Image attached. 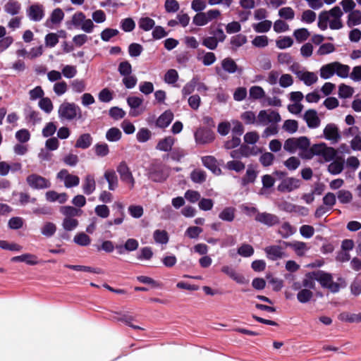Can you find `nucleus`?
<instances>
[{
	"mask_svg": "<svg viewBox=\"0 0 361 361\" xmlns=\"http://www.w3.org/2000/svg\"><path fill=\"white\" fill-rule=\"evenodd\" d=\"M173 118V114L171 111H165L161 114L157 120L156 125L159 128H166L169 126Z\"/></svg>",
	"mask_w": 361,
	"mask_h": 361,
	"instance_id": "28",
	"label": "nucleus"
},
{
	"mask_svg": "<svg viewBox=\"0 0 361 361\" xmlns=\"http://www.w3.org/2000/svg\"><path fill=\"white\" fill-rule=\"evenodd\" d=\"M281 120L278 111L271 109L261 110L257 115V126L276 125Z\"/></svg>",
	"mask_w": 361,
	"mask_h": 361,
	"instance_id": "6",
	"label": "nucleus"
},
{
	"mask_svg": "<svg viewBox=\"0 0 361 361\" xmlns=\"http://www.w3.org/2000/svg\"><path fill=\"white\" fill-rule=\"evenodd\" d=\"M178 79V73L175 69H169L164 75V81L169 85H173Z\"/></svg>",
	"mask_w": 361,
	"mask_h": 361,
	"instance_id": "56",
	"label": "nucleus"
},
{
	"mask_svg": "<svg viewBox=\"0 0 361 361\" xmlns=\"http://www.w3.org/2000/svg\"><path fill=\"white\" fill-rule=\"evenodd\" d=\"M104 177L108 183L109 190L114 191L118 186V179L114 169H107L104 171Z\"/></svg>",
	"mask_w": 361,
	"mask_h": 361,
	"instance_id": "22",
	"label": "nucleus"
},
{
	"mask_svg": "<svg viewBox=\"0 0 361 361\" xmlns=\"http://www.w3.org/2000/svg\"><path fill=\"white\" fill-rule=\"evenodd\" d=\"M148 176L154 182H162L169 176L168 168L161 163L153 164L149 169Z\"/></svg>",
	"mask_w": 361,
	"mask_h": 361,
	"instance_id": "7",
	"label": "nucleus"
},
{
	"mask_svg": "<svg viewBox=\"0 0 361 361\" xmlns=\"http://www.w3.org/2000/svg\"><path fill=\"white\" fill-rule=\"evenodd\" d=\"M283 129L289 133H294L298 129V123L295 120L288 119L285 121L283 125Z\"/></svg>",
	"mask_w": 361,
	"mask_h": 361,
	"instance_id": "59",
	"label": "nucleus"
},
{
	"mask_svg": "<svg viewBox=\"0 0 361 361\" xmlns=\"http://www.w3.org/2000/svg\"><path fill=\"white\" fill-rule=\"evenodd\" d=\"M304 119L310 128H317L320 125L321 121L315 110H307L304 114Z\"/></svg>",
	"mask_w": 361,
	"mask_h": 361,
	"instance_id": "19",
	"label": "nucleus"
},
{
	"mask_svg": "<svg viewBox=\"0 0 361 361\" xmlns=\"http://www.w3.org/2000/svg\"><path fill=\"white\" fill-rule=\"evenodd\" d=\"M255 220L267 226H273L279 222L277 216L267 212H258L255 216Z\"/></svg>",
	"mask_w": 361,
	"mask_h": 361,
	"instance_id": "18",
	"label": "nucleus"
},
{
	"mask_svg": "<svg viewBox=\"0 0 361 361\" xmlns=\"http://www.w3.org/2000/svg\"><path fill=\"white\" fill-rule=\"evenodd\" d=\"M221 271L239 284L247 283L245 278L242 274H238L231 265H224L221 268Z\"/></svg>",
	"mask_w": 361,
	"mask_h": 361,
	"instance_id": "17",
	"label": "nucleus"
},
{
	"mask_svg": "<svg viewBox=\"0 0 361 361\" xmlns=\"http://www.w3.org/2000/svg\"><path fill=\"white\" fill-rule=\"evenodd\" d=\"M313 296V293L308 288L300 290L297 294V299L301 303L309 302Z\"/></svg>",
	"mask_w": 361,
	"mask_h": 361,
	"instance_id": "52",
	"label": "nucleus"
},
{
	"mask_svg": "<svg viewBox=\"0 0 361 361\" xmlns=\"http://www.w3.org/2000/svg\"><path fill=\"white\" fill-rule=\"evenodd\" d=\"M153 238L157 243L166 245L169 242V235L166 231L157 229L153 233Z\"/></svg>",
	"mask_w": 361,
	"mask_h": 361,
	"instance_id": "40",
	"label": "nucleus"
},
{
	"mask_svg": "<svg viewBox=\"0 0 361 361\" xmlns=\"http://www.w3.org/2000/svg\"><path fill=\"white\" fill-rule=\"evenodd\" d=\"M310 140L306 137H300L298 138H289L284 142L283 148L290 153H295L298 150H301L300 153L302 157L306 154L310 147Z\"/></svg>",
	"mask_w": 361,
	"mask_h": 361,
	"instance_id": "4",
	"label": "nucleus"
},
{
	"mask_svg": "<svg viewBox=\"0 0 361 361\" xmlns=\"http://www.w3.org/2000/svg\"><path fill=\"white\" fill-rule=\"evenodd\" d=\"M121 131L117 128H111L106 133V139L109 142H117L121 138Z\"/></svg>",
	"mask_w": 361,
	"mask_h": 361,
	"instance_id": "47",
	"label": "nucleus"
},
{
	"mask_svg": "<svg viewBox=\"0 0 361 361\" xmlns=\"http://www.w3.org/2000/svg\"><path fill=\"white\" fill-rule=\"evenodd\" d=\"M154 25V20L149 17H142L138 20L139 27L146 32L152 30Z\"/></svg>",
	"mask_w": 361,
	"mask_h": 361,
	"instance_id": "43",
	"label": "nucleus"
},
{
	"mask_svg": "<svg viewBox=\"0 0 361 361\" xmlns=\"http://www.w3.org/2000/svg\"><path fill=\"white\" fill-rule=\"evenodd\" d=\"M298 78L307 86H311L318 80L317 75L315 73L305 70L302 73H298Z\"/></svg>",
	"mask_w": 361,
	"mask_h": 361,
	"instance_id": "25",
	"label": "nucleus"
},
{
	"mask_svg": "<svg viewBox=\"0 0 361 361\" xmlns=\"http://www.w3.org/2000/svg\"><path fill=\"white\" fill-rule=\"evenodd\" d=\"M144 99L137 96H131L127 98V104L130 108V115L136 117L142 114L145 111V107L142 106Z\"/></svg>",
	"mask_w": 361,
	"mask_h": 361,
	"instance_id": "10",
	"label": "nucleus"
},
{
	"mask_svg": "<svg viewBox=\"0 0 361 361\" xmlns=\"http://www.w3.org/2000/svg\"><path fill=\"white\" fill-rule=\"evenodd\" d=\"M283 244L292 248L298 256H303L309 250L307 244L302 241L283 242Z\"/></svg>",
	"mask_w": 361,
	"mask_h": 361,
	"instance_id": "20",
	"label": "nucleus"
},
{
	"mask_svg": "<svg viewBox=\"0 0 361 361\" xmlns=\"http://www.w3.org/2000/svg\"><path fill=\"white\" fill-rule=\"evenodd\" d=\"M240 118L247 125L257 126V116L252 111H246L241 114Z\"/></svg>",
	"mask_w": 361,
	"mask_h": 361,
	"instance_id": "39",
	"label": "nucleus"
},
{
	"mask_svg": "<svg viewBox=\"0 0 361 361\" xmlns=\"http://www.w3.org/2000/svg\"><path fill=\"white\" fill-rule=\"evenodd\" d=\"M95 154L100 157H106L109 153V146L106 143H97L94 147Z\"/></svg>",
	"mask_w": 361,
	"mask_h": 361,
	"instance_id": "57",
	"label": "nucleus"
},
{
	"mask_svg": "<svg viewBox=\"0 0 361 361\" xmlns=\"http://www.w3.org/2000/svg\"><path fill=\"white\" fill-rule=\"evenodd\" d=\"M222 68L228 73H234L236 71H241L238 70V65L231 58H226L221 61Z\"/></svg>",
	"mask_w": 361,
	"mask_h": 361,
	"instance_id": "37",
	"label": "nucleus"
},
{
	"mask_svg": "<svg viewBox=\"0 0 361 361\" xmlns=\"http://www.w3.org/2000/svg\"><path fill=\"white\" fill-rule=\"evenodd\" d=\"M96 189V182L92 174H87L82 182V190L85 195L92 194Z\"/></svg>",
	"mask_w": 361,
	"mask_h": 361,
	"instance_id": "23",
	"label": "nucleus"
},
{
	"mask_svg": "<svg viewBox=\"0 0 361 361\" xmlns=\"http://www.w3.org/2000/svg\"><path fill=\"white\" fill-rule=\"evenodd\" d=\"M338 318L341 321L345 322L359 323L361 322V312L355 314L344 312L339 314Z\"/></svg>",
	"mask_w": 361,
	"mask_h": 361,
	"instance_id": "33",
	"label": "nucleus"
},
{
	"mask_svg": "<svg viewBox=\"0 0 361 361\" xmlns=\"http://www.w3.org/2000/svg\"><path fill=\"white\" fill-rule=\"evenodd\" d=\"M68 196L66 193H57L55 191L51 190L46 192V200L49 202H58L59 203H64L66 202Z\"/></svg>",
	"mask_w": 361,
	"mask_h": 361,
	"instance_id": "32",
	"label": "nucleus"
},
{
	"mask_svg": "<svg viewBox=\"0 0 361 361\" xmlns=\"http://www.w3.org/2000/svg\"><path fill=\"white\" fill-rule=\"evenodd\" d=\"M139 243L136 239L128 238L124 245H118L116 246L117 252L120 255L124 254L125 251L133 252L138 248Z\"/></svg>",
	"mask_w": 361,
	"mask_h": 361,
	"instance_id": "21",
	"label": "nucleus"
},
{
	"mask_svg": "<svg viewBox=\"0 0 361 361\" xmlns=\"http://www.w3.org/2000/svg\"><path fill=\"white\" fill-rule=\"evenodd\" d=\"M122 82L127 89H132L135 87L137 79L132 74L123 76Z\"/></svg>",
	"mask_w": 361,
	"mask_h": 361,
	"instance_id": "64",
	"label": "nucleus"
},
{
	"mask_svg": "<svg viewBox=\"0 0 361 361\" xmlns=\"http://www.w3.org/2000/svg\"><path fill=\"white\" fill-rule=\"evenodd\" d=\"M344 168V161L343 159H336L328 166V171L332 175L341 173Z\"/></svg>",
	"mask_w": 361,
	"mask_h": 361,
	"instance_id": "31",
	"label": "nucleus"
},
{
	"mask_svg": "<svg viewBox=\"0 0 361 361\" xmlns=\"http://www.w3.org/2000/svg\"><path fill=\"white\" fill-rule=\"evenodd\" d=\"M27 17L30 20L39 22L44 17V6L38 3L30 5L26 10Z\"/></svg>",
	"mask_w": 361,
	"mask_h": 361,
	"instance_id": "11",
	"label": "nucleus"
},
{
	"mask_svg": "<svg viewBox=\"0 0 361 361\" xmlns=\"http://www.w3.org/2000/svg\"><path fill=\"white\" fill-rule=\"evenodd\" d=\"M203 165L211 170L214 173L219 174L221 169L216 165V160L212 156H205L202 157Z\"/></svg>",
	"mask_w": 361,
	"mask_h": 361,
	"instance_id": "29",
	"label": "nucleus"
},
{
	"mask_svg": "<svg viewBox=\"0 0 361 361\" xmlns=\"http://www.w3.org/2000/svg\"><path fill=\"white\" fill-rule=\"evenodd\" d=\"M272 26V22L269 20H263L257 23H253L252 27L257 33H264L270 30Z\"/></svg>",
	"mask_w": 361,
	"mask_h": 361,
	"instance_id": "36",
	"label": "nucleus"
},
{
	"mask_svg": "<svg viewBox=\"0 0 361 361\" xmlns=\"http://www.w3.org/2000/svg\"><path fill=\"white\" fill-rule=\"evenodd\" d=\"M38 106L46 114H50L54 109V105L50 98L43 97L39 99Z\"/></svg>",
	"mask_w": 361,
	"mask_h": 361,
	"instance_id": "45",
	"label": "nucleus"
},
{
	"mask_svg": "<svg viewBox=\"0 0 361 361\" xmlns=\"http://www.w3.org/2000/svg\"><path fill=\"white\" fill-rule=\"evenodd\" d=\"M264 252L268 259L275 261L287 255L281 246L279 245H271L265 247Z\"/></svg>",
	"mask_w": 361,
	"mask_h": 361,
	"instance_id": "16",
	"label": "nucleus"
},
{
	"mask_svg": "<svg viewBox=\"0 0 361 361\" xmlns=\"http://www.w3.org/2000/svg\"><path fill=\"white\" fill-rule=\"evenodd\" d=\"M78 226V221L74 218L65 217L62 222L63 229L67 231L75 229Z\"/></svg>",
	"mask_w": 361,
	"mask_h": 361,
	"instance_id": "58",
	"label": "nucleus"
},
{
	"mask_svg": "<svg viewBox=\"0 0 361 361\" xmlns=\"http://www.w3.org/2000/svg\"><path fill=\"white\" fill-rule=\"evenodd\" d=\"M354 93V90L352 87L341 84L338 87V96L341 98L346 99L350 97Z\"/></svg>",
	"mask_w": 361,
	"mask_h": 361,
	"instance_id": "55",
	"label": "nucleus"
},
{
	"mask_svg": "<svg viewBox=\"0 0 361 361\" xmlns=\"http://www.w3.org/2000/svg\"><path fill=\"white\" fill-rule=\"evenodd\" d=\"M58 116L61 121H73L81 117V109L74 103L63 102L59 106Z\"/></svg>",
	"mask_w": 361,
	"mask_h": 361,
	"instance_id": "5",
	"label": "nucleus"
},
{
	"mask_svg": "<svg viewBox=\"0 0 361 361\" xmlns=\"http://www.w3.org/2000/svg\"><path fill=\"white\" fill-rule=\"evenodd\" d=\"M61 213L65 217L73 218L75 216H80L82 214L80 209L75 208L71 206H63L60 208Z\"/></svg>",
	"mask_w": 361,
	"mask_h": 361,
	"instance_id": "34",
	"label": "nucleus"
},
{
	"mask_svg": "<svg viewBox=\"0 0 361 361\" xmlns=\"http://www.w3.org/2000/svg\"><path fill=\"white\" fill-rule=\"evenodd\" d=\"M235 209L233 207H226L219 214V217L226 221H232L235 218Z\"/></svg>",
	"mask_w": 361,
	"mask_h": 361,
	"instance_id": "49",
	"label": "nucleus"
},
{
	"mask_svg": "<svg viewBox=\"0 0 361 361\" xmlns=\"http://www.w3.org/2000/svg\"><path fill=\"white\" fill-rule=\"evenodd\" d=\"M295 232V228L288 222L283 223L279 230V234L285 238L292 235Z\"/></svg>",
	"mask_w": 361,
	"mask_h": 361,
	"instance_id": "48",
	"label": "nucleus"
},
{
	"mask_svg": "<svg viewBox=\"0 0 361 361\" xmlns=\"http://www.w3.org/2000/svg\"><path fill=\"white\" fill-rule=\"evenodd\" d=\"M343 13L339 6H334L328 11H323L319 15L318 27L322 30L327 29L340 30L343 27L341 18Z\"/></svg>",
	"mask_w": 361,
	"mask_h": 361,
	"instance_id": "1",
	"label": "nucleus"
},
{
	"mask_svg": "<svg viewBox=\"0 0 361 361\" xmlns=\"http://www.w3.org/2000/svg\"><path fill=\"white\" fill-rule=\"evenodd\" d=\"M92 143V137L89 133L82 134L76 141L75 147L81 149L88 148Z\"/></svg>",
	"mask_w": 361,
	"mask_h": 361,
	"instance_id": "35",
	"label": "nucleus"
},
{
	"mask_svg": "<svg viewBox=\"0 0 361 361\" xmlns=\"http://www.w3.org/2000/svg\"><path fill=\"white\" fill-rule=\"evenodd\" d=\"M56 230V225L51 221H45L40 227L41 234L48 238L54 236Z\"/></svg>",
	"mask_w": 361,
	"mask_h": 361,
	"instance_id": "27",
	"label": "nucleus"
},
{
	"mask_svg": "<svg viewBox=\"0 0 361 361\" xmlns=\"http://www.w3.org/2000/svg\"><path fill=\"white\" fill-rule=\"evenodd\" d=\"M73 241L80 246H87L90 244L91 239L87 234L82 232L74 236Z\"/></svg>",
	"mask_w": 361,
	"mask_h": 361,
	"instance_id": "54",
	"label": "nucleus"
},
{
	"mask_svg": "<svg viewBox=\"0 0 361 361\" xmlns=\"http://www.w3.org/2000/svg\"><path fill=\"white\" fill-rule=\"evenodd\" d=\"M250 97L252 99H260L265 96V92L260 86H252L249 90Z\"/></svg>",
	"mask_w": 361,
	"mask_h": 361,
	"instance_id": "53",
	"label": "nucleus"
},
{
	"mask_svg": "<svg viewBox=\"0 0 361 361\" xmlns=\"http://www.w3.org/2000/svg\"><path fill=\"white\" fill-rule=\"evenodd\" d=\"M338 201L342 204L350 203L353 200V195L349 190H341L337 192Z\"/></svg>",
	"mask_w": 361,
	"mask_h": 361,
	"instance_id": "60",
	"label": "nucleus"
},
{
	"mask_svg": "<svg viewBox=\"0 0 361 361\" xmlns=\"http://www.w3.org/2000/svg\"><path fill=\"white\" fill-rule=\"evenodd\" d=\"M324 137L331 143H337L341 140V135L338 127L334 123L326 126L323 130Z\"/></svg>",
	"mask_w": 361,
	"mask_h": 361,
	"instance_id": "14",
	"label": "nucleus"
},
{
	"mask_svg": "<svg viewBox=\"0 0 361 361\" xmlns=\"http://www.w3.org/2000/svg\"><path fill=\"white\" fill-rule=\"evenodd\" d=\"M306 152L307 154L303 155L304 158L312 159L314 156H317L322 162H330L335 159L337 154V150L327 146L324 142L313 145Z\"/></svg>",
	"mask_w": 361,
	"mask_h": 361,
	"instance_id": "2",
	"label": "nucleus"
},
{
	"mask_svg": "<svg viewBox=\"0 0 361 361\" xmlns=\"http://www.w3.org/2000/svg\"><path fill=\"white\" fill-rule=\"evenodd\" d=\"M279 16L285 20H291L295 17V12L291 7H283L279 10Z\"/></svg>",
	"mask_w": 361,
	"mask_h": 361,
	"instance_id": "61",
	"label": "nucleus"
},
{
	"mask_svg": "<svg viewBox=\"0 0 361 361\" xmlns=\"http://www.w3.org/2000/svg\"><path fill=\"white\" fill-rule=\"evenodd\" d=\"M269 44V39L266 35H258L256 36L252 40V44L258 48H264Z\"/></svg>",
	"mask_w": 361,
	"mask_h": 361,
	"instance_id": "63",
	"label": "nucleus"
},
{
	"mask_svg": "<svg viewBox=\"0 0 361 361\" xmlns=\"http://www.w3.org/2000/svg\"><path fill=\"white\" fill-rule=\"evenodd\" d=\"M350 71L349 66L334 61L322 66L319 73L320 77L326 80L331 78L335 74L340 78H346L349 76Z\"/></svg>",
	"mask_w": 361,
	"mask_h": 361,
	"instance_id": "3",
	"label": "nucleus"
},
{
	"mask_svg": "<svg viewBox=\"0 0 361 361\" xmlns=\"http://www.w3.org/2000/svg\"><path fill=\"white\" fill-rule=\"evenodd\" d=\"M317 281L316 271H312L305 274L302 281V286L305 288L313 289L315 286V281Z\"/></svg>",
	"mask_w": 361,
	"mask_h": 361,
	"instance_id": "42",
	"label": "nucleus"
},
{
	"mask_svg": "<svg viewBox=\"0 0 361 361\" xmlns=\"http://www.w3.org/2000/svg\"><path fill=\"white\" fill-rule=\"evenodd\" d=\"M257 176V171L251 166H249L246 171L245 176L242 179L243 185H245L248 183H253Z\"/></svg>",
	"mask_w": 361,
	"mask_h": 361,
	"instance_id": "51",
	"label": "nucleus"
},
{
	"mask_svg": "<svg viewBox=\"0 0 361 361\" xmlns=\"http://www.w3.org/2000/svg\"><path fill=\"white\" fill-rule=\"evenodd\" d=\"M199 80L198 76H195L187 82L182 89V94L185 97L192 93L196 87L197 81Z\"/></svg>",
	"mask_w": 361,
	"mask_h": 361,
	"instance_id": "41",
	"label": "nucleus"
},
{
	"mask_svg": "<svg viewBox=\"0 0 361 361\" xmlns=\"http://www.w3.org/2000/svg\"><path fill=\"white\" fill-rule=\"evenodd\" d=\"M116 171L120 176L121 181L128 185L131 190L134 188L135 180L129 167L125 161H121L117 166Z\"/></svg>",
	"mask_w": 361,
	"mask_h": 361,
	"instance_id": "8",
	"label": "nucleus"
},
{
	"mask_svg": "<svg viewBox=\"0 0 361 361\" xmlns=\"http://www.w3.org/2000/svg\"><path fill=\"white\" fill-rule=\"evenodd\" d=\"M4 10L11 16H16L20 12L21 4L17 0H8L4 6Z\"/></svg>",
	"mask_w": 361,
	"mask_h": 361,
	"instance_id": "26",
	"label": "nucleus"
},
{
	"mask_svg": "<svg viewBox=\"0 0 361 361\" xmlns=\"http://www.w3.org/2000/svg\"><path fill=\"white\" fill-rule=\"evenodd\" d=\"M300 185V180L298 178L290 177L283 178L277 187V190L281 192H290Z\"/></svg>",
	"mask_w": 361,
	"mask_h": 361,
	"instance_id": "12",
	"label": "nucleus"
},
{
	"mask_svg": "<svg viewBox=\"0 0 361 361\" xmlns=\"http://www.w3.org/2000/svg\"><path fill=\"white\" fill-rule=\"evenodd\" d=\"M316 276L317 281H318L322 286L329 288L333 293L339 290V286L333 281V278L330 274L322 271H316Z\"/></svg>",
	"mask_w": 361,
	"mask_h": 361,
	"instance_id": "9",
	"label": "nucleus"
},
{
	"mask_svg": "<svg viewBox=\"0 0 361 361\" xmlns=\"http://www.w3.org/2000/svg\"><path fill=\"white\" fill-rule=\"evenodd\" d=\"M206 173L200 169L193 170L190 173L191 180L195 183H202L206 180Z\"/></svg>",
	"mask_w": 361,
	"mask_h": 361,
	"instance_id": "46",
	"label": "nucleus"
},
{
	"mask_svg": "<svg viewBox=\"0 0 361 361\" xmlns=\"http://www.w3.org/2000/svg\"><path fill=\"white\" fill-rule=\"evenodd\" d=\"M85 15L82 12H76L73 16L71 22H67L66 25L68 29L71 28V25L75 27H80Z\"/></svg>",
	"mask_w": 361,
	"mask_h": 361,
	"instance_id": "38",
	"label": "nucleus"
},
{
	"mask_svg": "<svg viewBox=\"0 0 361 361\" xmlns=\"http://www.w3.org/2000/svg\"><path fill=\"white\" fill-rule=\"evenodd\" d=\"M361 24V11L354 10L348 15L347 25L353 27Z\"/></svg>",
	"mask_w": 361,
	"mask_h": 361,
	"instance_id": "30",
	"label": "nucleus"
},
{
	"mask_svg": "<svg viewBox=\"0 0 361 361\" xmlns=\"http://www.w3.org/2000/svg\"><path fill=\"white\" fill-rule=\"evenodd\" d=\"M27 183L31 188L38 190L48 188L51 185L47 179L37 174L27 176Z\"/></svg>",
	"mask_w": 361,
	"mask_h": 361,
	"instance_id": "13",
	"label": "nucleus"
},
{
	"mask_svg": "<svg viewBox=\"0 0 361 361\" xmlns=\"http://www.w3.org/2000/svg\"><path fill=\"white\" fill-rule=\"evenodd\" d=\"M64 18V13L61 8L53 10L50 16V20L53 24H59Z\"/></svg>",
	"mask_w": 361,
	"mask_h": 361,
	"instance_id": "62",
	"label": "nucleus"
},
{
	"mask_svg": "<svg viewBox=\"0 0 361 361\" xmlns=\"http://www.w3.org/2000/svg\"><path fill=\"white\" fill-rule=\"evenodd\" d=\"M195 139L197 144H207L214 140V134L209 129L199 128L195 133Z\"/></svg>",
	"mask_w": 361,
	"mask_h": 361,
	"instance_id": "15",
	"label": "nucleus"
},
{
	"mask_svg": "<svg viewBox=\"0 0 361 361\" xmlns=\"http://www.w3.org/2000/svg\"><path fill=\"white\" fill-rule=\"evenodd\" d=\"M263 187L260 190L259 194L264 195L267 190L271 188L274 184V178L271 175H264L262 178Z\"/></svg>",
	"mask_w": 361,
	"mask_h": 361,
	"instance_id": "50",
	"label": "nucleus"
},
{
	"mask_svg": "<svg viewBox=\"0 0 361 361\" xmlns=\"http://www.w3.org/2000/svg\"><path fill=\"white\" fill-rule=\"evenodd\" d=\"M176 142L175 137L173 136H167L159 140L157 144L156 149L161 152H169L172 149Z\"/></svg>",
	"mask_w": 361,
	"mask_h": 361,
	"instance_id": "24",
	"label": "nucleus"
},
{
	"mask_svg": "<svg viewBox=\"0 0 361 361\" xmlns=\"http://www.w3.org/2000/svg\"><path fill=\"white\" fill-rule=\"evenodd\" d=\"M65 267L75 271L92 272L98 274L102 273V270L99 268H92L91 267L87 266L66 264L65 265Z\"/></svg>",
	"mask_w": 361,
	"mask_h": 361,
	"instance_id": "44",
	"label": "nucleus"
}]
</instances>
